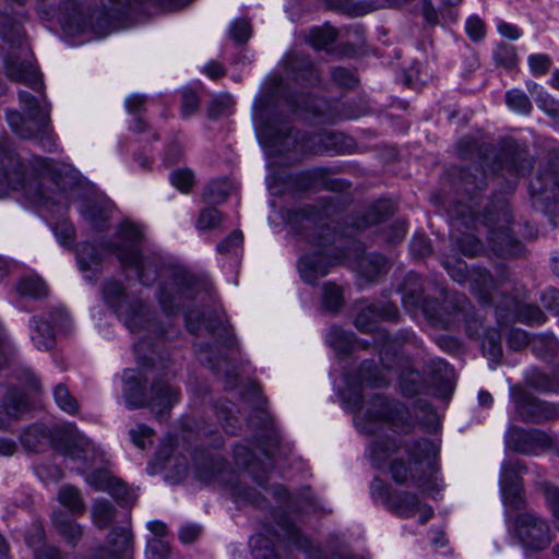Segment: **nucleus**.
<instances>
[{
	"instance_id": "obj_46",
	"label": "nucleus",
	"mask_w": 559,
	"mask_h": 559,
	"mask_svg": "<svg viewBox=\"0 0 559 559\" xmlns=\"http://www.w3.org/2000/svg\"><path fill=\"white\" fill-rule=\"evenodd\" d=\"M199 99L194 92L192 91H185L182 93V115L185 117L190 116L194 110L198 108Z\"/></svg>"
},
{
	"instance_id": "obj_51",
	"label": "nucleus",
	"mask_w": 559,
	"mask_h": 559,
	"mask_svg": "<svg viewBox=\"0 0 559 559\" xmlns=\"http://www.w3.org/2000/svg\"><path fill=\"white\" fill-rule=\"evenodd\" d=\"M444 267L447 269L449 275L455 282H464L466 280V265L462 261H456L455 265L451 266L449 261L444 262Z\"/></svg>"
},
{
	"instance_id": "obj_54",
	"label": "nucleus",
	"mask_w": 559,
	"mask_h": 559,
	"mask_svg": "<svg viewBox=\"0 0 559 559\" xmlns=\"http://www.w3.org/2000/svg\"><path fill=\"white\" fill-rule=\"evenodd\" d=\"M542 302L549 310H559V292L554 288L546 289L542 295Z\"/></svg>"
},
{
	"instance_id": "obj_63",
	"label": "nucleus",
	"mask_w": 559,
	"mask_h": 559,
	"mask_svg": "<svg viewBox=\"0 0 559 559\" xmlns=\"http://www.w3.org/2000/svg\"><path fill=\"white\" fill-rule=\"evenodd\" d=\"M418 448L423 451V452H426V454L424 456H420V455H415V459L418 460V461H421L424 457H427L429 455H436V452H437V448L435 444L428 442V441H421L418 443Z\"/></svg>"
},
{
	"instance_id": "obj_22",
	"label": "nucleus",
	"mask_w": 559,
	"mask_h": 559,
	"mask_svg": "<svg viewBox=\"0 0 559 559\" xmlns=\"http://www.w3.org/2000/svg\"><path fill=\"white\" fill-rule=\"evenodd\" d=\"M52 395L57 406L61 411L70 415H74L78 413L79 403L64 384H57L53 388Z\"/></svg>"
},
{
	"instance_id": "obj_10",
	"label": "nucleus",
	"mask_w": 559,
	"mask_h": 559,
	"mask_svg": "<svg viewBox=\"0 0 559 559\" xmlns=\"http://www.w3.org/2000/svg\"><path fill=\"white\" fill-rule=\"evenodd\" d=\"M516 412L524 420L544 421L556 417L555 407L536 397L526 396L516 402Z\"/></svg>"
},
{
	"instance_id": "obj_17",
	"label": "nucleus",
	"mask_w": 559,
	"mask_h": 559,
	"mask_svg": "<svg viewBox=\"0 0 559 559\" xmlns=\"http://www.w3.org/2000/svg\"><path fill=\"white\" fill-rule=\"evenodd\" d=\"M356 267L361 276L371 281L386 269V261L382 255H360L356 260Z\"/></svg>"
},
{
	"instance_id": "obj_57",
	"label": "nucleus",
	"mask_w": 559,
	"mask_h": 559,
	"mask_svg": "<svg viewBox=\"0 0 559 559\" xmlns=\"http://www.w3.org/2000/svg\"><path fill=\"white\" fill-rule=\"evenodd\" d=\"M37 330H41L47 334L46 336H44L45 340L40 343V345L37 343V349L41 347L45 349L51 348L55 344V334L53 329L50 326V324L47 322H41L40 326H37Z\"/></svg>"
},
{
	"instance_id": "obj_33",
	"label": "nucleus",
	"mask_w": 559,
	"mask_h": 559,
	"mask_svg": "<svg viewBox=\"0 0 559 559\" xmlns=\"http://www.w3.org/2000/svg\"><path fill=\"white\" fill-rule=\"evenodd\" d=\"M168 552V545L162 538L154 537L147 543L145 556L146 559H164Z\"/></svg>"
},
{
	"instance_id": "obj_64",
	"label": "nucleus",
	"mask_w": 559,
	"mask_h": 559,
	"mask_svg": "<svg viewBox=\"0 0 559 559\" xmlns=\"http://www.w3.org/2000/svg\"><path fill=\"white\" fill-rule=\"evenodd\" d=\"M37 559H62L61 555L58 550L51 547H47L40 550L39 554H37Z\"/></svg>"
},
{
	"instance_id": "obj_9",
	"label": "nucleus",
	"mask_w": 559,
	"mask_h": 559,
	"mask_svg": "<svg viewBox=\"0 0 559 559\" xmlns=\"http://www.w3.org/2000/svg\"><path fill=\"white\" fill-rule=\"evenodd\" d=\"M511 438L516 451L525 454H538L550 447V438L539 430H514Z\"/></svg>"
},
{
	"instance_id": "obj_62",
	"label": "nucleus",
	"mask_w": 559,
	"mask_h": 559,
	"mask_svg": "<svg viewBox=\"0 0 559 559\" xmlns=\"http://www.w3.org/2000/svg\"><path fill=\"white\" fill-rule=\"evenodd\" d=\"M147 528L157 537H163L167 533L166 525L160 521H151L147 523Z\"/></svg>"
},
{
	"instance_id": "obj_38",
	"label": "nucleus",
	"mask_w": 559,
	"mask_h": 559,
	"mask_svg": "<svg viewBox=\"0 0 559 559\" xmlns=\"http://www.w3.org/2000/svg\"><path fill=\"white\" fill-rule=\"evenodd\" d=\"M519 318L521 321L527 323L542 324L545 321V314L543 311L534 306H523L519 311Z\"/></svg>"
},
{
	"instance_id": "obj_14",
	"label": "nucleus",
	"mask_w": 559,
	"mask_h": 559,
	"mask_svg": "<svg viewBox=\"0 0 559 559\" xmlns=\"http://www.w3.org/2000/svg\"><path fill=\"white\" fill-rule=\"evenodd\" d=\"M123 392L126 404L130 408H138L144 404L143 400V384L140 379L139 372L129 370L123 376Z\"/></svg>"
},
{
	"instance_id": "obj_44",
	"label": "nucleus",
	"mask_w": 559,
	"mask_h": 559,
	"mask_svg": "<svg viewBox=\"0 0 559 559\" xmlns=\"http://www.w3.org/2000/svg\"><path fill=\"white\" fill-rule=\"evenodd\" d=\"M332 79L335 83L345 87H353L356 84L354 74L343 68H336L332 71Z\"/></svg>"
},
{
	"instance_id": "obj_39",
	"label": "nucleus",
	"mask_w": 559,
	"mask_h": 559,
	"mask_svg": "<svg viewBox=\"0 0 559 559\" xmlns=\"http://www.w3.org/2000/svg\"><path fill=\"white\" fill-rule=\"evenodd\" d=\"M230 36L238 43H245L250 36V25L246 20H236L230 25Z\"/></svg>"
},
{
	"instance_id": "obj_53",
	"label": "nucleus",
	"mask_w": 559,
	"mask_h": 559,
	"mask_svg": "<svg viewBox=\"0 0 559 559\" xmlns=\"http://www.w3.org/2000/svg\"><path fill=\"white\" fill-rule=\"evenodd\" d=\"M538 107L550 116L559 115V103L554 100L548 94H543L537 99Z\"/></svg>"
},
{
	"instance_id": "obj_59",
	"label": "nucleus",
	"mask_w": 559,
	"mask_h": 559,
	"mask_svg": "<svg viewBox=\"0 0 559 559\" xmlns=\"http://www.w3.org/2000/svg\"><path fill=\"white\" fill-rule=\"evenodd\" d=\"M144 104V96L131 95L126 99V107L130 112L138 111Z\"/></svg>"
},
{
	"instance_id": "obj_61",
	"label": "nucleus",
	"mask_w": 559,
	"mask_h": 559,
	"mask_svg": "<svg viewBox=\"0 0 559 559\" xmlns=\"http://www.w3.org/2000/svg\"><path fill=\"white\" fill-rule=\"evenodd\" d=\"M34 289V281L32 278L21 280L16 290L21 296H29L32 295Z\"/></svg>"
},
{
	"instance_id": "obj_16",
	"label": "nucleus",
	"mask_w": 559,
	"mask_h": 559,
	"mask_svg": "<svg viewBox=\"0 0 559 559\" xmlns=\"http://www.w3.org/2000/svg\"><path fill=\"white\" fill-rule=\"evenodd\" d=\"M8 158L12 169L11 171L0 169V198L8 195L12 190H24L26 186L24 173L20 167H15V163L11 157Z\"/></svg>"
},
{
	"instance_id": "obj_37",
	"label": "nucleus",
	"mask_w": 559,
	"mask_h": 559,
	"mask_svg": "<svg viewBox=\"0 0 559 559\" xmlns=\"http://www.w3.org/2000/svg\"><path fill=\"white\" fill-rule=\"evenodd\" d=\"M170 181L180 191H187L193 183V174L189 169H177L171 174Z\"/></svg>"
},
{
	"instance_id": "obj_56",
	"label": "nucleus",
	"mask_w": 559,
	"mask_h": 559,
	"mask_svg": "<svg viewBox=\"0 0 559 559\" xmlns=\"http://www.w3.org/2000/svg\"><path fill=\"white\" fill-rule=\"evenodd\" d=\"M527 334L524 331L512 330L509 333V345L514 349H521L527 343Z\"/></svg>"
},
{
	"instance_id": "obj_4",
	"label": "nucleus",
	"mask_w": 559,
	"mask_h": 559,
	"mask_svg": "<svg viewBox=\"0 0 559 559\" xmlns=\"http://www.w3.org/2000/svg\"><path fill=\"white\" fill-rule=\"evenodd\" d=\"M121 245L117 248L118 259L124 266L135 270L139 280L146 284L148 276L145 274L151 264L144 260L135 248V242L141 238V230L132 223H123L119 229Z\"/></svg>"
},
{
	"instance_id": "obj_30",
	"label": "nucleus",
	"mask_w": 559,
	"mask_h": 559,
	"mask_svg": "<svg viewBox=\"0 0 559 559\" xmlns=\"http://www.w3.org/2000/svg\"><path fill=\"white\" fill-rule=\"evenodd\" d=\"M50 177L57 183L60 181L62 176L61 167L51 159H38L37 158V178L38 177Z\"/></svg>"
},
{
	"instance_id": "obj_25",
	"label": "nucleus",
	"mask_w": 559,
	"mask_h": 559,
	"mask_svg": "<svg viewBox=\"0 0 559 559\" xmlns=\"http://www.w3.org/2000/svg\"><path fill=\"white\" fill-rule=\"evenodd\" d=\"M336 29L326 26L310 32L308 40L316 49H324L336 39Z\"/></svg>"
},
{
	"instance_id": "obj_52",
	"label": "nucleus",
	"mask_w": 559,
	"mask_h": 559,
	"mask_svg": "<svg viewBox=\"0 0 559 559\" xmlns=\"http://www.w3.org/2000/svg\"><path fill=\"white\" fill-rule=\"evenodd\" d=\"M201 534V526L189 524L181 527L179 532V539L183 544L193 543Z\"/></svg>"
},
{
	"instance_id": "obj_60",
	"label": "nucleus",
	"mask_w": 559,
	"mask_h": 559,
	"mask_svg": "<svg viewBox=\"0 0 559 559\" xmlns=\"http://www.w3.org/2000/svg\"><path fill=\"white\" fill-rule=\"evenodd\" d=\"M391 473L397 483H403L406 479V468L402 462H394L391 465Z\"/></svg>"
},
{
	"instance_id": "obj_47",
	"label": "nucleus",
	"mask_w": 559,
	"mask_h": 559,
	"mask_svg": "<svg viewBox=\"0 0 559 559\" xmlns=\"http://www.w3.org/2000/svg\"><path fill=\"white\" fill-rule=\"evenodd\" d=\"M412 252L416 255L424 257L430 253L429 239L423 235H417L413 238L411 243Z\"/></svg>"
},
{
	"instance_id": "obj_12",
	"label": "nucleus",
	"mask_w": 559,
	"mask_h": 559,
	"mask_svg": "<svg viewBox=\"0 0 559 559\" xmlns=\"http://www.w3.org/2000/svg\"><path fill=\"white\" fill-rule=\"evenodd\" d=\"M0 411V427H5L8 418H17L29 408L28 396L20 390H10Z\"/></svg>"
},
{
	"instance_id": "obj_27",
	"label": "nucleus",
	"mask_w": 559,
	"mask_h": 559,
	"mask_svg": "<svg viewBox=\"0 0 559 559\" xmlns=\"http://www.w3.org/2000/svg\"><path fill=\"white\" fill-rule=\"evenodd\" d=\"M55 525L60 534L68 539L69 543L75 544L82 536V527L70 519L55 518Z\"/></svg>"
},
{
	"instance_id": "obj_50",
	"label": "nucleus",
	"mask_w": 559,
	"mask_h": 559,
	"mask_svg": "<svg viewBox=\"0 0 559 559\" xmlns=\"http://www.w3.org/2000/svg\"><path fill=\"white\" fill-rule=\"evenodd\" d=\"M7 73L10 78L16 81H28L31 76L29 69H27L23 63H9L7 66Z\"/></svg>"
},
{
	"instance_id": "obj_11",
	"label": "nucleus",
	"mask_w": 559,
	"mask_h": 559,
	"mask_svg": "<svg viewBox=\"0 0 559 559\" xmlns=\"http://www.w3.org/2000/svg\"><path fill=\"white\" fill-rule=\"evenodd\" d=\"M332 262L328 261L326 253L318 252L313 255L302 257L298 267L302 280L309 284H314L320 277L328 274Z\"/></svg>"
},
{
	"instance_id": "obj_21",
	"label": "nucleus",
	"mask_w": 559,
	"mask_h": 559,
	"mask_svg": "<svg viewBox=\"0 0 559 559\" xmlns=\"http://www.w3.org/2000/svg\"><path fill=\"white\" fill-rule=\"evenodd\" d=\"M58 501L73 513H82L84 503L79 490L72 486H62L58 492Z\"/></svg>"
},
{
	"instance_id": "obj_34",
	"label": "nucleus",
	"mask_w": 559,
	"mask_h": 559,
	"mask_svg": "<svg viewBox=\"0 0 559 559\" xmlns=\"http://www.w3.org/2000/svg\"><path fill=\"white\" fill-rule=\"evenodd\" d=\"M222 222V215L216 209H205L201 212L197 226L199 229L215 228Z\"/></svg>"
},
{
	"instance_id": "obj_41",
	"label": "nucleus",
	"mask_w": 559,
	"mask_h": 559,
	"mask_svg": "<svg viewBox=\"0 0 559 559\" xmlns=\"http://www.w3.org/2000/svg\"><path fill=\"white\" fill-rule=\"evenodd\" d=\"M250 544L252 547V554L258 559H270L273 552L272 549H269V542L262 536H255L250 539Z\"/></svg>"
},
{
	"instance_id": "obj_49",
	"label": "nucleus",
	"mask_w": 559,
	"mask_h": 559,
	"mask_svg": "<svg viewBox=\"0 0 559 559\" xmlns=\"http://www.w3.org/2000/svg\"><path fill=\"white\" fill-rule=\"evenodd\" d=\"M229 191V186L227 183H214L209 189L207 201L219 203L225 200Z\"/></svg>"
},
{
	"instance_id": "obj_1",
	"label": "nucleus",
	"mask_w": 559,
	"mask_h": 559,
	"mask_svg": "<svg viewBox=\"0 0 559 559\" xmlns=\"http://www.w3.org/2000/svg\"><path fill=\"white\" fill-rule=\"evenodd\" d=\"M376 395L366 408L355 416L356 427L365 433L372 435L386 425L400 427L408 424V411L404 405Z\"/></svg>"
},
{
	"instance_id": "obj_31",
	"label": "nucleus",
	"mask_w": 559,
	"mask_h": 559,
	"mask_svg": "<svg viewBox=\"0 0 559 559\" xmlns=\"http://www.w3.org/2000/svg\"><path fill=\"white\" fill-rule=\"evenodd\" d=\"M100 257L95 253L93 246L85 243L78 249V263L82 270H87L97 264Z\"/></svg>"
},
{
	"instance_id": "obj_8",
	"label": "nucleus",
	"mask_w": 559,
	"mask_h": 559,
	"mask_svg": "<svg viewBox=\"0 0 559 559\" xmlns=\"http://www.w3.org/2000/svg\"><path fill=\"white\" fill-rule=\"evenodd\" d=\"M50 104L45 96L39 95V76L37 75V144L45 150L53 151L57 147V140L50 126Z\"/></svg>"
},
{
	"instance_id": "obj_2",
	"label": "nucleus",
	"mask_w": 559,
	"mask_h": 559,
	"mask_svg": "<svg viewBox=\"0 0 559 559\" xmlns=\"http://www.w3.org/2000/svg\"><path fill=\"white\" fill-rule=\"evenodd\" d=\"M106 302L116 308L124 325L133 333L150 325L148 312L140 301L127 304L123 289L118 282H108L104 287Z\"/></svg>"
},
{
	"instance_id": "obj_15",
	"label": "nucleus",
	"mask_w": 559,
	"mask_h": 559,
	"mask_svg": "<svg viewBox=\"0 0 559 559\" xmlns=\"http://www.w3.org/2000/svg\"><path fill=\"white\" fill-rule=\"evenodd\" d=\"M178 391L168 384H157L153 386V397L150 407L158 417H162L163 413L178 401Z\"/></svg>"
},
{
	"instance_id": "obj_19",
	"label": "nucleus",
	"mask_w": 559,
	"mask_h": 559,
	"mask_svg": "<svg viewBox=\"0 0 559 559\" xmlns=\"http://www.w3.org/2000/svg\"><path fill=\"white\" fill-rule=\"evenodd\" d=\"M259 136L263 138L270 147H277L278 152L288 151L292 143H297L296 136H293L292 131L287 127L276 132H271L269 129L261 130Z\"/></svg>"
},
{
	"instance_id": "obj_18",
	"label": "nucleus",
	"mask_w": 559,
	"mask_h": 559,
	"mask_svg": "<svg viewBox=\"0 0 559 559\" xmlns=\"http://www.w3.org/2000/svg\"><path fill=\"white\" fill-rule=\"evenodd\" d=\"M490 241L493 242V250L502 255H518L522 252V245L510 234L508 229L492 233Z\"/></svg>"
},
{
	"instance_id": "obj_40",
	"label": "nucleus",
	"mask_w": 559,
	"mask_h": 559,
	"mask_svg": "<svg viewBox=\"0 0 559 559\" xmlns=\"http://www.w3.org/2000/svg\"><path fill=\"white\" fill-rule=\"evenodd\" d=\"M465 29L472 40H479L485 35V25L476 15H472L467 19Z\"/></svg>"
},
{
	"instance_id": "obj_3",
	"label": "nucleus",
	"mask_w": 559,
	"mask_h": 559,
	"mask_svg": "<svg viewBox=\"0 0 559 559\" xmlns=\"http://www.w3.org/2000/svg\"><path fill=\"white\" fill-rule=\"evenodd\" d=\"M62 442L67 451L64 454L67 460L73 462L75 464L73 468L80 473L86 472L103 457V453L95 444L73 427L64 433Z\"/></svg>"
},
{
	"instance_id": "obj_26",
	"label": "nucleus",
	"mask_w": 559,
	"mask_h": 559,
	"mask_svg": "<svg viewBox=\"0 0 559 559\" xmlns=\"http://www.w3.org/2000/svg\"><path fill=\"white\" fill-rule=\"evenodd\" d=\"M507 104L510 109L515 112L525 115L532 109V104L526 94L520 90H511L506 96Z\"/></svg>"
},
{
	"instance_id": "obj_5",
	"label": "nucleus",
	"mask_w": 559,
	"mask_h": 559,
	"mask_svg": "<svg viewBox=\"0 0 559 559\" xmlns=\"http://www.w3.org/2000/svg\"><path fill=\"white\" fill-rule=\"evenodd\" d=\"M515 531L526 548L542 550L551 543V530L548 522L536 514H519Z\"/></svg>"
},
{
	"instance_id": "obj_35",
	"label": "nucleus",
	"mask_w": 559,
	"mask_h": 559,
	"mask_svg": "<svg viewBox=\"0 0 559 559\" xmlns=\"http://www.w3.org/2000/svg\"><path fill=\"white\" fill-rule=\"evenodd\" d=\"M8 122L11 126L12 130L21 138H31L32 130L31 128H26V119L17 111H12L8 114Z\"/></svg>"
},
{
	"instance_id": "obj_23",
	"label": "nucleus",
	"mask_w": 559,
	"mask_h": 559,
	"mask_svg": "<svg viewBox=\"0 0 559 559\" xmlns=\"http://www.w3.org/2000/svg\"><path fill=\"white\" fill-rule=\"evenodd\" d=\"M115 511L107 500H97L93 504L92 521L95 526L104 528L114 520Z\"/></svg>"
},
{
	"instance_id": "obj_43",
	"label": "nucleus",
	"mask_w": 559,
	"mask_h": 559,
	"mask_svg": "<svg viewBox=\"0 0 559 559\" xmlns=\"http://www.w3.org/2000/svg\"><path fill=\"white\" fill-rule=\"evenodd\" d=\"M495 59L506 68H511L515 63V52L511 46H500L495 52Z\"/></svg>"
},
{
	"instance_id": "obj_55",
	"label": "nucleus",
	"mask_w": 559,
	"mask_h": 559,
	"mask_svg": "<svg viewBox=\"0 0 559 559\" xmlns=\"http://www.w3.org/2000/svg\"><path fill=\"white\" fill-rule=\"evenodd\" d=\"M497 28L501 36L511 40H515L522 35L521 31L515 25L506 22H499Z\"/></svg>"
},
{
	"instance_id": "obj_42",
	"label": "nucleus",
	"mask_w": 559,
	"mask_h": 559,
	"mask_svg": "<svg viewBox=\"0 0 559 559\" xmlns=\"http://www.w3.org/2000/svg\"><path fill=\"white\" fill-rule=\"evenodd\" d=\"M459 248L463 254L473 257L480 251L481 245L477 238L467 235L459 241Z\"/></svg>"
},
{
	"instance_id": "obj_48",
	"label": "nucleus",
	"mask_w": 559,
	"mask_h": 559,
	"mask_svg": "<svg viewBox=\"0 0 559 559\" xmlns=\"http://www.w3.org/2000/svg\"><path fill=\"white\" fill-rule=\"evenodd\" d=\"M242 243V234L239 230L233 231L226 239L217 245L219 252H228Z\"/></svg>"
},
{
	"instance_id": "obj_58",
	"label": "nucleus",
	"mask_w": 559,
	"mask_h": 559,
	"mask_svg": "<svg viewBox=\"0 0 559 559\" xmlns=\"http://www.w3.org/2000/svg\"><path fill=\"white\" fill-rule=\"evenodd\" d=\"M389 447H382L379 443H372L369 447V456L374 461L380 463L382 460H384L389 453Z\"/></svg>"
},
{
	"instance_id": "obj_7",
	"label": "nucleus",
	"mask_w": 559,
	"mask_h": 559,
	"mask_svg": "<svg viewBox=\"0 0 559 559\" xmlns=\"http://www.w3.org/2000/svg\"><path fill=\"white\" fill-rule=\"evenodd\" d=\"M521 469L519 463L508 462L501 467L500 490L506 504L519 509L522 503V489L518 483V474Z\"/></svg>"
},
{
	"instance_id": "obj_6",
	"label": "nucleus",
	"mask_w": 559,
	"mask_h": 559,
	"mask_svg": "<svg viewBox=\"0 0 559 559\" xmlns=\"http://www.w3.org/2000/svg\"><path fill=\"white\" fill-rule=\"evenodd\" d=\"M132 550V535L127 527L114 528L106 546L96 548L90 559H127Z\"/></svg>"
},
{
	"instance_id": "obj_45",
	"label": "nucleus",
	"mask_w": 559,
	"mask_h": 559,
	"mask_svg": "<svg viewBox=\"0 0 559 559\" xmlns=\"http://www.w3.org/2000/svg\"><path fill=\"white\" fill-rule=\"evenodd\" d=\"M55 234L62 246H69L74 236V228L71 224L62 222L55 227Z\"/></svg>"
},
{
	"instance_id": "obj_36",
	"label": "nucleus",
	"mask_w": 559,
	"mask_h": 559,
	"mask_svg": "<svg viewBox=\"0 0 559 559\" xmlns=\"http://www.w3.org/2000/svg\"><path fill=\"white\" fill-rule=\"evenodd\" d=\"M528 64L534 75H542L549 70L551 61L547 55L536 53L528 57Z\"/></svg>"
},
{
	"instance_id": "obj_13",
	"label": "nucleus",
	"mask_w": 559,
	"mask_h": 559,
	"mask_svg": "<svg viewBox=\"0 0 559 559\" xmlns=\"http://www.w3.org/2000/svg\"><path fill=\"white\" fill-rule=\"evenodd\" d=\"M86 483L97 491H109L126 503L130 500L124 498L127 487L124 484L116 483L106 469H96L86 476Z\"/></svg>"
},
{
	"instance_id": "obj_28",
	"label": "nucleus",
	"mask_w": 559,
	"mask_h": 559,
	"mask_svg": "<svg viewBox=\"0 0 559 559\" xmlns=\"http://www.w3.org/2000/svg\"><path fill=\"white\" fill-rule=\"evenodd\" d=\"M545 499L556 528L559 531V488L550 485L545 486Z\"/></svg>"
},
{
	"instance_id": "obj_20",
	"label": "nucleus",
	"mask_w": 559,
	"mask_h": 559,
	"mask_svg": "<svg viewBox=\"0 0 559 559\" xmlns=\"http://www.w3.org/2000/svg\"><path fill=\"white\" fill-rule=\"evenodd\" d=\"M80 212L96 228H102L108 217L109 207L104 202L88 200L81 205Z\"/></svg>"
},
{
	"instance_id": "obj_24",
	"label": "nucleus",
	"mask_w": 559,
	"mask_h": 559,
	"mask_svg": "<svg viewBox=\"0 0 559 559\" xmlns=\"http://www.w3.org/2000/svg\"><path fill=\"white\" fill-rule=\"evenodd\" d=\"M392 503H393L395 511L401 516L408 518V516H413L416 514V510L420 502L416 496L407 493V492H403V493H400L399 496H396L393 499Z\"/></svg>"
},
{
	"instance_id": "obj_29",
	"label": "nucleus",
	"mask_w": 559,
	"mask_h": 559,
	"mask_svg": "<svg viewBox=\"0 0 559 559\" xmlns=\"http://www.w3.org/2000/svg\"><path fill=\"white\" fill-rule=\"evenodd\" d=\"M129 433L134 445L140 449H145L152 444L153 430L146 425L139 424L130 429Z\"/></svg>"
},
{
	"instance_id": "obj_32",
	"label": "nucleus",
	"mask_w": 559,
	"mask_h": 559,
	"mask_svg": "<svg viewBox=\"0 0 559 559\" xmlns=\"http://www.w3.org/2000/svg\"><path fill=\"white\" fill-rule=\"evenodd\" d=\"M342 302V290L334 284L323 286V305L329 310H336Z\"/></svg>"
}]
</instances>
